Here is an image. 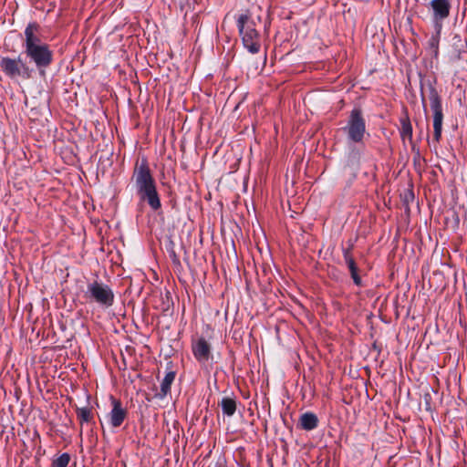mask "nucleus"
Segmentation results:
<instances>
[{"label":"nucleus","instance_id":"1","mask_svg":"<svg viewBox=\"0 0 467 467\" xmlns=\"http://www.w3.org/2000/svg\"><path fill=\"white\" fill-rule=\"evenodd\" d=\"M25 54L34 63L40 76H46V69L53 62V51L49 45L41 40V26L36 22H30L24 31Z\"/></svg>","mask_w":467,"mask_h":467},{"label":"nucleus","instance_id":"2","mask_svg":"<svg viewBox=\"0 0 467 467\" xmlns=\"http://www.w3.org/2000/svg\"><path fill=\"white\" fill-rule=\"evenodd\" d=\"M132 179L140 201L146 202L152 211H159L161 208V198L147 159L143 158L140 163L136 162Z\"/></svg>","mask_w":467,"mask_h":467},{"label":"nucleus","instance_id":"3","mask_svg":"<svg viewBox=\"0 0 467 467\" xmlns=\"http://www.w3.org/2000/svg\"><path fill=\"white\" fill-rule=\"evenodd\" d=\"M260 25V17L256 19L248 12L239 16L237 27L245 48L252 54H256L260 49V35L257 26Z\"/></svg>","mask_w":467,"mask_h":467},{"label":"nucleus","instance_id":"4","mask_svg":"<svg viewBox=\"0 0 467 467\" xmlns=\"http://www.w3.org/2000/svg\"><path fill=\"white\" fill-rule=\"evenodd\" d=\"M343 130L347 133L349 140L355 143L362 142L366 133V120L360 108L357 107L351 110L348 124Z\"/></svg>","mask_w":467,"mask_h":467},{"label":"nucleus","instance_id":"5","mask_svg":"<svg viewBox=\"0 0 467 467\" xmlns=\"http://www.w3.org/2000/svg\"><path fill=\"white\" fill-rule=\"evenodd\" d=\"M428 88L431 108V110L433 111V140L439 142L441 138L443 120L441 99L436 88L431 82L428 84Z\"/></svg>","mask_w":467,"mask_h":467},{"label":"nucleus","instance_id":"6","mask_svg":"<svg viewBox=\"0 0 467 467\" xmlns=\"http://www.w3.org/2000/svg\"><path fill=\"white\" fill-rule=\"evenodd\" d=\"M87 296L96 303L106 307L111 306L114 302V294L111 288L98 281L88 285Z\"/></svg>","mask_w":467,"mask_h":467},{"label":"nucleus","instance_id":"7","mask_svg":"<svg viewBox=\"0 0 467 467\" xmlns=\"http://www.w3.org/2000/svg\"><path fill=\"white\" fill-rule=\"evenodd\" d=\"M21 67H23L25 72H28V67L21 61L20 57L15 59L5 57L0 60L1 70L11 78L21 76Z\"/></svg>","mask_w":467,"mask_h":467},{"label":"nucleus","instance_id":"8","mask_svg":"<svg viewBox=\"0 0 467 467\" xmlns=\"http://www.w3.org/2000/svg\"><path fill=\"white\" fill-rule=\"evenodd\" d=\"M110 400L112 409L109 413V423L113 428H118L127 418L128 412L127 410L123 408L119 400L115 399L113 396L110 397Z\"/></svg>","mask_w":467,"mask_h":467},{"label":"nucleus","instance_id":"9","mask_svg":"<svg viewBox=\"0 0 467 467\" xmlns=\"http://www.w3.org/2000/svg\"><path fill=\"white\" fill-rule=\"evenodd\" d=\"M192 352L199 362H207L211 358V345L204 337L192 344Z\"/></svg>","mask_w":467,"mask_h":467},{"label":"nucleus","instance_id":"10","mask_svg":"<svg viewBox=\"0 0 467 467\" xmlns=\"http://www.w3.org/2000/svg\"><path fill=\"white\" fill-rule=\"evenodd\" d=\"M431 6L433 10V17L435 21L444 20L450 15V0H431Z\"/></svg>","mask_w":467,"mask_h":467},{"label":"nucleus","instance_id":"11","mask_svg":"<svg viewBox=\"0 0 467 467\" xmlns=\"http://www.w3.org/2000/svg\"><path fill=\"white\" fill-rule=\"evenodd\" d=\"M318 418L313 412H305L303 413L298 420V425L304 431H313L318 425Z\"/></svg>","mask_w":467,"mask_h":467},{"label":"nucleus","instance_id":"12","mask_svg":"<svg viewBox=\"0 0 467 467\" xmlns=\"http://www.w3.org/2000/svg\"><path fill=\"white\" fill-rule=\"evenodd\" d=\"M401 129H400V137L403 140L406 139L409 140L412 150H415V145L412 140V126L408 115L400 119Z\"/></svg>","mask_w":467,"mask_h":467},{"label":"nucleus","instance_id":"13","mask_svg":"<svg viewBox=\"0 0 467 467\" xmlns=\"http://www.w3.org/2000/svg\"><path fill=\"white\" fill-rule=\"evenodd\" d=\"M175 376L176 373L174 371H169L166 373L161 384V391L156 393L155 397L163 399L171 391V386L174 381Z\"/></svg>","mask_w":467,"mask_h":467},{"label":"nucleus","instance_id":"14","mask_svg":"<svg viewBox=\"0 0 467 467\" xmlns=\"http://www.w3.org/2000/svg\"><path fill=\"white\" fill-rule=\"evenodd\" d=\"M76 413L81 426L84 423L90 424L91 426L95 425L93 413L90 408H77Z\"/></svg>","mask_w":467,"mask_h":467},{"label":"nucleus","instance_id":"15","mask_svg":"<svg viewBox=\"0 0 467 467\" xmlns=\"http://www.w3.org/2000/svg\"><path fill=\"white\" fill-rule=\"evenodd\" d=\"M345 263L349 270L354 284L358 286H362V280L358 274L359 269L356 264L355 259H348V261H345Z\"/></svg>","mask_w":467,"mask_h":467},{"label":"nucleus","instance_id":"16","mask_svg":"<svg viewBox=\"0 0 467 467\" xmlns=\"http://www.w3.org/2000/svg\"><path fill=\"white\" fill-rule=\"evenodd\" d=\"M221 407L224 414L233 416L236 410V401L232 398L224 397L221 401Z\"/></svg>","mask_w":467,"mask_h":467},{"label":"nucleus","instance_id":"17","mask_svg":"<svg viewBox=\"0 0 467 467\" xmlns=\"http://www.w3.org/2000/svg\"><path fill=\"white\" fill-rule=\"evenodd\" d=\"M360 164V155L358 152H352L349 154L348 161H347V166L351 168L353 171H357L359 168Z\"/></svg>","mask_w":467,"mask_h":467},{"label":"nucleus","instance_id":"18","mask_svg":"<svg viewBox=\"0 0 467 467\" xmlns=\"http://www.w3.org/2000/svg\"><path fill=\"white\" fill-rule=\"evenodd\" d=\"M69 461L70 455L67 452H64L58 458L53 460L51 467H67Z\"/></svg>","mask_w":467,"mask_h":467},{"label":"nucleus","instance_id":"19","mask_svg":"<svg viewBox=\"0 0 467 467\" xmlns=\"http://www.w3.org/2000/svg\"><path fill=\"white\" fill-rule=\"evenodd\" d=\"M439 35L440 31H438L436 35H432L428 41L429 48L433 51L435 57L439 53Z\"/></svg>","mask_w":467,"mask_h":467},{"label":"nucleus","instance_id":"20","mask_svg":"<svg viewBox=\"0 0 467 467\" xmlns=\"http://www.w3.org/2000/svg\"><path fill=\"white\" fill-rule=\"evenodd\" d=\"M400 198L403 204L409 209V204L414 201V192L412 189H406L400 193Z\"/></svg>","mask_w":467,"mask_h":467},{"label":"nucleus","instance_id":"21","mask_svg":"<svg viewBox=\"0 0 467 467\" xmlns=\"http://www.w3.org/2000/svg\"><path fill=\"white\" fill-rule=\"evenodd\" d=\"M354 245L353 244H349L348 247L347 248H343V257H344V261H348V259H353V255H352V249H353Z\"/></svg>","mask_w":467,"mask_h":467},{"label":"nucleus","instance_id":"22","mask_svg":"<svg viewBox=\"0 0 467 467\" xmlns=\"http://www.w3.org/2000/svg\"><path fill=\"white\" fill-rule=\"evenodd\" d=\"M171 257L172 263L174 265H181V262H180L178 256L176 255L175 252H173V251L171 252Z\"/></svg>","mask_w":467,"mask_h":467},{"label":"nucleus","instance_id":"23","mask_svg":"<svg viewBox=\"0 0 467 467\" xmlns=\"http://www.w3.org/2000/svg\"><path fill=\"white\" fill-rule=\"evenodd\" d=\"M421 100H422L423 107L425 108V97L423 95V90L422 89H421Z\"/></svg>","mask_w":467,"mask_h":467},{"label":"nucleus","instance_id":"24","mask_svg":"<svg viewBox=\"0 0 467 467\" xmlns=\"http://www.w3.org/2000/svg\"><path fill=\"white\" fill-rule=\"evenodd\" d=\"M373 348H378V346H377L376 342L373 343Z\"/></svg>","mask_w":467,"mask_h":467}]
</instances>
